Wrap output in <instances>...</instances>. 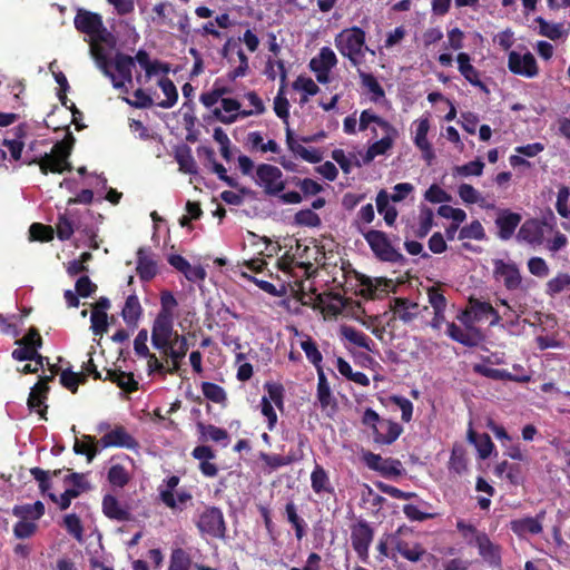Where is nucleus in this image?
<instances>
[{
    "instance_id": "obj_1",
    "label": "nucleus",
    "mask_w": 570,
    "mask_h": 570,
    "mask_svg": "<svg viewBox=\"0 0 570 570\" xmlns=\"http://www.w3.org/2000/svg\"><path fill=\"white\" fill-rule=\"evenodd\" d=\"M69 130V127H67ZM76 139L70 131H67L66 137L57 141L50 153H45L40 156L26 157L23 163L28 166L38 165L42 175L62 174L63 171H71L73 169L69 157L71 155Z\"/></svg>"
},
{
    "instance_id": "obj_2",
    "label": "nucleus",
    "mask_w": 570,
    "mask_h": 570,
    "mask_svg": "<svg viewBox=\"0 0 570 570\" xmlns=\"http://www.w3.org/2000/svg\"><path fill=\"white\" fill-rule=\"evenodd\" d=\"M334 43L338 52L348 59L352 67L364 62L365 52L374 53L366 45V33L360 27L345 28L335 36Z\"/></svg>"
},
{
    "instance_id": "obj_3",
    "label": "nucleus",
    "mask_w": 570,
    "mask_h": 570,
    "mask_svg": "<svg viewBox=\"0 0 570 570\" xmlns=\"http://www.w3.org/2000/svg\"><path fill=\"white\" fill-rule=\"evenodd\" d=\"M376 259L384 263L404 264L405 256L393 246L387 234L379 229H363L358 227Z\"/></svg>"
},
{
    "instance_id": "obj_4",
    "label": "nucleus",
    "mask_w": 570,
    "mask_h": 570,
    "mask_svg": "<svg viewBox=\"0 0 570 570\" xmlns=\"http://www.w3.org/2000/svg\"><path fill=\"white\" fill-rule=\"evenodd\" d=\"M75 28L87 36L94 41H107L112 38L111 33L105 27L102 17L99 13L78 9L75 19Z\"/></svg>"
},
{
    "instance_id": "obj_5",
    "label": "nucleus",
    "mask_w": 570,
    "mask_h": 570,
    "mask_svg": "<svg viewBox=\"0 0 570 570\" xmlns=\"http://www.w3.org/2000/svg\"><path fill=\"white\" fill-rule=\"evenodd\" d=\"M413 534V530L406 525H401L390 534V543L404 559L411 562L420 561L425 554V548L419 542H410L407 537Z\"/></svg>"
},
{
    "instance_id": "obj_6",
    "label": "nucleus",
    "mask_w": 570,
    "mask_h": 570,
    "mask_svg": "<svg viewBox=\"0 0 570 570\" xmlns=\"http://www.w3.org/2000/svg\"><path fill=\"white\" fill-rule=\"evenodd\" d=\"M373 537L374 531L366 521H358L352 527V547L363 562H367L368 560V549L373 541Z\"/></svg>"
},
{
    "instance_id": "obj_7",
    "label": "nucleus",
    "mask_w": 570,
    "mask_h": 570,
    "mask_svg": "<svg viewBox=\"0 0 570 570\" xmlns=\"http://www.w3.org/2000/svg\"><path fill=\"white\" fill-rule=\"evenodd\" d=\"M174 318L157 315L151 328V344L157 350H164L175 342Z\"/></svg>"
},
{
    "instance_id": "obj_8",
    "label": "nucleus",
    "mask_w": 570,
    "mask_h": 570,
    "mask_svg": "<svg viewBox=\"0 0 570 570\" xmlns=\"http://www.w3.org/2000/svg\"><path fill=\"white\" fill-rule=\"evenodd\" d=\"M493 276L497 281H502L508 291H517L521 287L522 276L519 267L513 262L494 259Z\"/></svg>"
},
{
    "instance_id": "obj_9",
    "label": "nucleus",
    "mask_w": 570,
    "mask_h": 570,
    "mask_svg": "<svg viewBox=\"0 0 570 570\" xmlns=\"http://www.w3.org/2000/svg\"><path fill=\"white\" fill-rule=\"evenodd\" d=\"M508 68L513 75L525 78H534L539 75V67L534 56L527 51L521 55L517 51H510L508 56Z\"/></svg>"
},
{
    "instance_id": "obj_10",
    "label": "nucleus",
    "mask_w": 570,
    "mask_h": 570,
    "mask_svg": "<svg viewBox=\"0 0 570 570\" xmlns=\"http://www.w3.org/2000/svg\"><path fill=\"white\" fill-rule=\"evenodd\" d=\"M257 183L264 187V190L268 195H278L285 188V184L282 180V171L279 168L272 165H261L256 170Z\"/></svg>"
},
{
    "instance_id": "obj_11",
    "label": "nucleus",
    "mask_w": 570,
    "mask_h": 570,
    "mask_svg": "<svg viewBox=\"0 0 570 570\" xmlns=\"http://www.w3.org/2000/svg\"><path fill=\"white\" fill-rule=\"evenodd\" d=\"M197 527L203 533L214 538H220L225 534V521L223 512L215 507L206 508L199 515Z\"/></svg>"
},
{
    "instance_id": "obj_12",
    "label": "nucleus",
    "mask_w": 570,
    "mask_h": 570,
    "mask_svg": "<svg viewBox=\"0 0 570 570\" xmlns=\"http://www.w3.org/2000/svg\"><path fill=\"white\" fill-rule=\"evenodd\" d=\"M179 476L171 475L165 480L166 489L159 490V499L160 501L171 510H183V505H185L188 501H191L193 497L187 491L178 492L175 497L174 490L179 484Z\"/></svg>"
},
{
    "instance_id": "obj_13",
    "label": "nucleus",
    "mask_w": 570,
    "mask_h": 570,
    "mask_svg": "<svg viewBox=\"0 0 570 570\" xmlns=\"http://www.w3.org/2000/svg\"><path fill=\"white\" fill-rule=\"evenodd\" d=\"M546 518V510H540L535 517H523L511 520L509 529L520 539L527 535H537L543 531L542 522Z\"/></svg>"
},
{
    "instance_id": "obj_14",
    "label": "nucleus",
    "mask_w": 570,
    "mask_h": 570,
    "mask_svg": "<svg viewBox=\"0 0 570 570\" xmlns=\"http://www.w3.org/2000/svg\"><path fill=\"white\" fill-rule=\"evenodd\" d=\"M98 442L102 449L124 448L135 451L139 448L138 441L122 425H116L112 430L105 433Z\"/></svg>"
},
{
    "instance_id": "obj_15",
    "label": "nucleus",
    "mask_w": 570,
    "mask_h": 570,
    "mask_svg": "<svg viewBox=\"0 0 570 570\" xmlns=\"http://www.w3.org/2000/svg\"><path fill=\"white\" fill-rule=\"evenodd\" d=\"M224 56L232 65L238 62V66L229 72V77L232 79H236L245 75L248 68V62L246 53L240 48L239 41L228 40L224 47Z\"/></svg>"
},
{
    "instance_id": "obj_16",
    "label": "nucleus",
    "mask_w": 570,
    "mask_h": 570,
    "mask_svg": "<svg viewBox=\"0 0 570 570\" xmlns=\"http://www.w3.org/2000/svg\"><path fill=\"white\" fill-rule=\"evenodd\" d=\"M188 348L187 338L184 335L175 334V342L160 350L171 360V366L167 368V373L176 374L180 370V362L186 356Z\"/></svg>"
},
{
    "instance_id": "obj_17",
    "label": "nucleus",
    "mask_w": 570,
    "mask_h": 570,
    "mask_svg": "<svg viewBox=\"0 0 570 570\" xmlns=\"http://www.w3.org/2000/svg\"><path fill=\"white\" fill-rule=\"evenodd\" d=\"M522 217L520 214L511 212L510 209H501L495 218V226L498 227V237L502 240L510 239Z\"/></svg>"
},
{
    "instance_id": "obj_18",
    "label": "nucleus",
    "mask_w": 570,
    "mask_h": 570,
    "mask_svg": "<svg viewBox=\"0 0 570 570\" xmlns=\"http://www.w3.org/2000/svg\"><path fill=\"white\" fill-rule=\"evenodd\" d=\"M213 116L224 122L232 124L239 116H248L249 111H240V104L235 98H226L220 101V107H215L212 109Z\"/></svg>"
},
{
    "instance_id": "obj_19",
    "label": "nucleus",
    "mask_w": 570,
    "mask_h": 570,
    "mask_svg": "<svg viewBox=\"0 0 570 570\" xmlns=\"http://www.w3.org/2000/svg\"><path fill=\"white\" fill-rule=\"evenodd\" d=\"M517 238L531 246H540L544 240V230L541 228L540 219H527L519 228Z\"/></svg>"
},
{
    "instance_id": "obj_20",
    "label": "nucleus",
    "mask_w": 570,
    "mask_h": 570,
    "mask_svg": "<svg viewBox=\"0 0 570 570\" xmlns=\"http://www.w3.org/2000/svg\"><path fill=\"white\" fill-rule=\"evenodd\" d=\"M104 514L118 522H126L131 519V513L127 505L121 504L120 501L112 494H105L101 503Z\"/></svg>"
},
{
    "instance_id": "obj_21",
    "label": "nucleus",
    "mask_w": 570,
    "mask_h": 570,
    "mask_svg": "<svg viewBox=\"0 0 570 570\" xmlns=\"http://www.w3.org/2000/svg\"><path fill=\"white\" fill-rule=\"evenodd\" d=\"M475 543L480 556L492 567L501 566V553L499 546L493 544L487 533H478Z\"/></svg>"
},
{
    "instance_id": "obj_22",
    "label": "nucleus",
    "mask_w": 570,
    "mask_h": 570,
    "mask_svg": "<svg viewBox=\"0 0 570 570\" xmlns=\"http://www.w3.org/2000/svg\"><path fill=\"white\" fill-rule=\"evenodd\" d=\"M489 312H492L491 303L475 297H470L468 301V308L462 313L460 320L464 323L482 322L489 318Z\"/></svg>"
},
{
    "instance_id": "obj_23",
    "label": "nucleus",
    "mask_w": 570,
    "mask_h": 570,
    "mask_svg": "<svg viewBox=\"0 0 570 570\" xmlns=\"http://www.w3.org/2000/svg\"><path fill=\"white\" fill-rule=\"evenodd\" d=\"M136 272L142 282L151 281L158 272L156 261L151 257L150 253L142 247L137 252Z\"/></svg>"
},
{
    "instance_id": "obj_24",
    "label": "nucleus",
    "mask_w": 570,
    "mask_h": 570,
    "mask_svg": "<svg viewBox=\"0 0 570 570\" xmlns=\"http://www.w3.org/2000/svg\"><path fill=\"white\" fill-rule=\"evenodd\" d=\"M391 309L403 323H410L420 314L419 304L405 297H395Z\"/></svg>"
},
{
    "instance_id": "obj_25",
    "label": "nucleus",
    "mask_w": 570,
    "mask_h": 570,
    "mask_svg": "<svg viewBox=\"0 0 570 570\" xmlns=\"http://www.w3.org/2000/svg\"><path fill=\"white\" fill-rule=\"evenodd\" d=\"M109 39L107 41H94L90 40V51L94 56L95 60L97 61L99 68L102 70L104 75L107 76L112 80V85L115 88H122L124 81H116L115 75L110 71L109 66V59L106 56V52L104 48L101 47V43H108Z\"/></svg>"
},
{
    "instance_id": "obj_26",
    "label": "nucleus",
    "mask_w": 570,
    "mask_h": 570,
    "mask_svg": "<svg viewBox=\"0 0 570 570\" xmlns=\"http://www.w3.org/2000/svg\"><path fill=\"white\" fill-rule=\"evenodd\" d=\"M402 426L390 420H382L375 428L374 441L380 444H392L402 433Z\"/></svg>"
},
{
    "instance_id": "obj_27",
    "label": "nucleus",
    "mask_w": 570,
    "mask_h": 570,
    "mask_svg": "<svg viewBox=\"0 0 570 570\" xmlns=\"http://www.w3.org/2000/svg\"><path fill=\"white\" fill-rule=\"evenodd\" d=\"M456 62L460 73L472 86L485 89V85L480 79V73L476 68L471 63V57L466 52H460L456 56Z\"/></svg>"
},
{
    "instance_id": "obj_28",
    "label": "nucleus",
    "mask_w": 570,
    "mask_h": 570,
    "mask_svg": "<svg viewBox=\"0 0 570 570\" xmlns=\"http://www.w3.org/2000/svg\"><path fill=\"white\" fill-rule=\"evenodd\" d=\"M385 136L380 140L373 142L368 146L364 157L363 163L370 164L375 157L386 154L393 147L394 139L397 137L399 132L394 127V131H385Z\"/></svg>"
},
{
    "instance_id": "obj_29",
    "label": "nucleus",
    "mask_w": 570,
    "mask_h": 570,
    "mask_svg": "<svg viewBox=\"0 0 570 570\" xmlns=\"http://www.w3.org/2000/svg\"><path fill=\"white\" fill-rule=\"evenodd\" d=\"M135 59L137 63L145 69L147 79H150L153 76H156L158 73H168L169 72V65L161 62L159 60H150L149 53L144 50L139 49L135 56Z\"/></svg>"
},
{
    "instance_id": "obj_30",
    "label": "nucleus",
    "mask_w": 570,
    "mask_h": 570,
    "mask_svg": "<svg viewBox=\"0 0 570 570\" xmlns=\"http://www.w3.org/2000/svg\"><path fill=\"white\" fill-rule=\"evenodd\" d=\"M104 380L116 383L117 386L127 393H132L138 390V382L134 379V374L119 368L107 370L106 377Z\"/></svg>"
},
{
    "instance_id": "obj_31",
    "label": "nucleus",
    "mask_w": 570,
    "mask_h": 570,
    "mask_svg": "<svg viewBox=\"0 0 570 570\" xmlns=\"http://www.w3.org/2000/svg\"><path fill=\"white\" fill-rule=\"evenodd\" d=\"M311 487L316 494L334 493V487L331 483L330 476L326 470L320 464H316L311 473Z\"/></svg>"
},
{
    "instance_id": "obj_32",
    "label": "nucleus",
    "mask_w": 570,
    "mask_h": 570,
    "mask_svg": "<svg viewBox=\"0 0 570 570\" xmlns=\"http://www.w3.org/2000/svg\"><path fill=\"white\" fill-rule=\"evenodd\" d=\"M98 444L99 442L95 436L83 434L81 440L76 439L73 452L79 455H86L87 461L90 463L100 452Z\"/></svg>"
},
{
    "instance_id": "obj_33",
    "label": "nucleus",
    "mask_w": 570,
    "mask_h": 570,
    "mask_svg": "<svg viewBox=\"0 0 570 570\" xmlns=\"http://www.w3.org/2000/svg\"><path fill=\"white\" fill-rule=\"evenodd\" d=\"M337 63V58L330 47L321 48L318 55L311 59L309 69L312 71L331 70Z\"/></svg>"
},
{
    "instance_id": "obj_34",
    "label": "nucleus",
    "mask_w": 570,
    "mask_h": 570,
    "mask_svg": "<svg viewBox=\"0 0 570 570\" xmlns=\"http://www.w3.org/2000/svg\"><path fill=\"white\" fill-rule=\"evenodd\" d=\"M142 314V307L137 295L131 294L126 298L125 305L121 311V316L128 326H137V323Z\"/></svg>"
},
{
    "instance_id": "obj_35",
    "label": "nucleus",
    "mask_w": 570,
    "mask_h": 570,
    "mask_svg": "<svg viewBox=\"0 0 570 570\" xmlns=\"http://www.w3.org/2000/svg\"><path fill=\"white\" fill-rule=\"evenodd\" d=\"M342 336L347 340L350 343L362 347L368 352H373L374 342L362 331H358L352 326H342L341 327Z\"/></svg>"
},
{
    "instance_id": "obj_36",
    "label": "nucleus",
    "mask_w": 570,
    "mask_h": 570,
    "mask_svg": "<svg viewBox=\"0 0 570 570\" xmlns=\"http://www.w3.org/2000/svg\"><path fill=\"white\" fill-rule=\"evenodd\" d=\"M48 399V393L40 390V385H33L29 393V397L27 401V405L30 411H36L41 419L47 420V410L48 405L46 401Z\"/></svg>"
},
{
    "instance_id": "obj_37",
    "label": "nucleus",
    "mask_w": 570,
    "mask_h": 570,
    "mask_svg": "<svg viewBox=\"0 0 570 570\" xmlns=\"http://www.w3.org/2000/svg\"><path fill=\"white\" fill-rule=\"evenodd\" d=\"M158 86L166 96V99L157 104L158 107L169 109L174 107L178 100V91L171 79L163 77L158 80Z\"/></svg>"
},
{
    "instance_id": "obj_38",
    "label": "nucleus",
    "mask_w": 570,
    "mask_h": 570,
    "mask_svg": "<svg viewBox=\"0 0 570 570\" xmlns=\"http://www.w3.org/2000/svg\"><path fill=\"white\" fill-rule=\"evenodd\" d=\"M136 59L122 52L115 55L114 65L117 72L126 82L132 81V68L135 67Z\"/></svg>"
},
{
    "instance_id": "obj_39",
    "label": "nucleus",
    "mask_w": 570,
    "mask_h": 570,
    "mask_svg": "<svg viewBox=\"0 0 570 570\" xmlns=\"http://www.w3.org/2000/svg\"><path fill=\"white\" fill-rule=\"evenodd\" d=\"M12 512L20 519H31L35 522L45 514V504L41 501H36L32 504L16 505Z\"/></svg>"
},
{
    "instance_id": "obj_40",
    "label": "nucleus",
    "mask_w": 570,
    "mask_h": 570,
    "mask_svg": "<svg viewBox=\"0 0 570 570\" xmlns=\"http://www.w3.org/2000/svg\"><path fill=\"white\" fill-rule=\"evenodd\" d=\"M362 86L372 94V101L376 102L385 96L383 87L377 79L372 75L363 71L360 67L356 68Z\"/></svg>"
},
{
    "instance_id": "obj_41",
    "label": "nucleus",
    "mask_w": 570,
    "mask_h": 570,
    "mask_svg": "<svg viewBox=\"0 0 570 570\" xmlns=\"http://www.w3.org/2000/svg\"><path fill=\"white\" fill-rule=\"evenodd\" d=\"M389 195L385 190L379 191L376 196V207L380 214H383L384 220L389 226H392L397 217V210L395 207L390 206Z\"/></svg>"
},
{
    "instance_id": "obj_42",
    "label": "nucleus",
    "mask_w": 570,
    "mask_h": 570,
    "mask_svg": "<svg viewBox=\"0 0 570 570\" xmlns=\"http://www.w3.org/2000/svg\"><path fill=\"white\" fill-rule=\"evenodd\" d=\"M421 505L424 508V510L420 509L415 504H404L402 511L411 521L422 522L425 520L434 519L436 517V513L428 511V508L431 507L428 502L422 501Z\"/></svg>"
},
{
    "instance_id": "obj_43",
    "label": "nucleus",
    "mask_w": 570,
    "mask_h": 570,
    "mask_svg": "<svg viewBox=\"0 0 570 570\" xmlns=\"http://www.w3.org/2000/svg\"><path fill=\"white\" fill-rule=\"evenodd\" d=\"M357 279L360 282V285L362 286L361 295L366 298L376 297V291L383 285L387 286L389 282H390L384 278H374L373 279L365 275L358 276Z\"/></svg>"
},
{
    "instance_id": "obj_44",
    "label": "nucleus",
    "mask_w": 570,
    "mask_h": 570,
    "mask_svg": "<svg viewBox=\"0 0 570 570\" xmlns=\"http://www.w3.org/2000/svg\"><path fill=\"white\" fill-rule=\"evenodd\" d=\"M107 480L115 488H125L130 481V474L121 464H112L107 473Z\"/></svg>"
},
{
    "instance_id": "obj_45",
    "label": "nucleus",
    "mask_w": 570,
    "mask_h": 570,
    "mask_svg": "<svg viewBox=\"0 0 570 570\" xmlns=\"http://www.w3.org/2000/svg\"><path fill=\"white\" fill-rule=\"evenodd\" d=\"M371 122H375L384 131H394V126L382 117L373 114L371 110H363L360 116L358 129L364 131L368 128Z\"/></svg>"
},
{
    "instance_id": "obj_46",
    "label": "nucleus",
    "mask_w": 570,
    "mask_h": 570,
    "mask_svg": "<svg viewBox=\"0 0 570 570\" xmlns=\"http://www.w3.org/2000/svg\"><path fill=\"white\" fill-rule=\"evenodd\" d=\"M473 372L480 374L484 377L492 379L495 381H513L515 380L513 375L503 368H494L487 366L484 364H475L473 366Z\"/></svg>"
},
{
    "instance_id": "obj_47",
    "label": "nucleus",
    "mask_w": 570,
    "mask_h": 570,
    "mask_svg": "<svg viewBox=\"0 0 570 570\" xmlns=\"http://www.w3.org/2000/svg\"><path fill=\"white\" fill-rule=\"evenodd\" d=\"M191 558L183 548H176L170 553L169 566L167 570H189Z\"/></svg>"
},
{
    "instance_id": "obj_48",
    "label": "nucleus",
    "mask_w": 570,
    "mask_h": 570,
    "mask_svg": "<svg viewBox=\"0 0 570 570\" xmlns=\"http://www.w3.org/2000/svg\"><path fill=\"white\" fill-rule=\"evenodd\" d=\"M86 381V374L76 373L70 368L63 370L60 374V384L71 393H76L78 391L79 384H82Z\"/></svg>"
},
{
    "instance_id": "obj_49",
    "label": "nucleus",
    "mask_w": 570,
    "mask_h": 570,
    "mask_svg": "<svg viewBox=\"0 0 570 570\" xmlns=\"http://www.w3.org/2000/svg\"><path fill=\"white\" fill-rule=\"evenodd\" d=\"M446 334L453 341L468 347H473L478 344L476 340L469 332L464 331L453 322L448 323Z\"/></svg>"
},
{
    "instance_id": "obj_50",
    "label": "nucleus",
    "mask_w": 570,
    "mask_h": 570,
    "mask_svg": "<svg viewBox=\"0 0 570 570\" xmlns=\"http://www.w3.org/2000/svg\"><path fill=\"white\" fill-rule=\"evenodd\" d=\"M317 400L323 409H326L332 401V391L323 368L317 372Z\"/></svg>"
},
{
    "instance_id": "obj_51",
    "label": "nucleus",
    "mask_w": 570,
    "mask_h": 570,
    "mask_svg": "<svg viewBox=\"0 0 570 570\" xmlns=\"http://www.w3.org/2000/svg\"><path fill=\"white\" fill-rule=\"evenodd\" d=\"M285 512L288 522L293 525L295 530V537L297 540H302L305 535V521L297 514L296 505L294 502H288L285 507Z\"/></svg>"
},
{
    "instance_id": "obj_52",
    "label": "nucleus",
    "mask_w": 570,
    "mask_h": 570,
    "mask_svg": "<svg viewBox=\"0 0 570 570\" xmlns=\"http://www.w3.org/2000/svg\"><path fill=\"white\" fill-rule=\"evenodd\" d=\"M485 237H487L485 230H484L482 224L478 219H474L469 225H465L462 228H460L459 236H458V238L460 240H463V239L483 240V239H485Z\"/></svg>"
},
{
    "instance_id": "obj_53",
    "label": "nucleus",
    "mask_w": 570,
    "mask_h": 570,
    "mask_svg": "<svg viewBox=\"0 0 570 570\" xmlns=\"http://www.w3.org/2000/svg\"><path fill=\"white\" fill-rule=\"evenodd\" d=\"M176 160L179 165V170L185 174H196L197 165L191 155V150L189 147L185 146L183 149H179L176 153Z\"/></svg>"
},
{
    "instance_id": "obj_54",
    "label": "nucleus",
    "mask_w": 570,
    "mask_h": 570,
    "mask_svg": "<svg viewBox=\"0 0 570 570\" xmlns=\"http://www.w3.org/2000/svg\"><path fill=\"white\" fill-rule=\"evenodd\" d=\"M434 224L433 210L429 207H423L419 216V226L414 230V235L417 238H424L431 230Z\"/></svg>"
},
{
    "instance_id": "obj_55",
    "label": "nucleus",
    "mask_w": 570,
    "mask_h": 570,
    "mask_svg": "<svg viewBox=\"0 0 570 570\" xmlns=\"http://www.w3.org/2000/svg\"><path fill=\"white\" fill-rule=\"evenodd\" d=\"M266 394L262 400H267L268 403H273L279 410L284 406V387L282 384L269 383L265 384Z\"/></svg>"
},
{
    "instance_id": "obj_56",
    "label": "nucleus",
    "mask_w": 570,
    "mask_h": 570,
    "mask_svg": "<svg viewBox=\"0 0 570 570\" xmlns=\"http://www.w3.org/2000/svg\"><path fill=\"white\" fill-rule=\"evenodd\" d=\"M301 347L304 351L307 360L315 366L317 372H318V368H323L322 353L320 352L316 343L311 337H307V340L303 341L301 343Z\"/></svg>"
},
{
    "instance_id": "obj_57",
    "label": "nucleus",
    "mask_w": 570,
    "mask_h": 570,
    "mask_svg": "<svg viewBox=\"0 0 570 570\" xmlns=\"http://www.w3.org/2000/svg\"><path fill=\"white\" fill-rule=\"evenodd\" d=\"M570 286V275L567 273H558L547 283L546 293L553 297Z\"/></svg>"
},
{
    "instance_id": "obj_58",
    "label": "nucleus",
    "mask_w": 570,
    "mask_h": 570,
    "mask_svg": "<svg viewBox=\"0 0 570 570\" xmlns=\"http://www.w3.org/2000/svg\"><path fill=\"white\" fill-rule=\"evenodd\" d=\"M197 426L199 432L202 433V436L207 440H212L214 442H223L228 439L227 431L222 428L204 423H198Z\"/></svg>"
},
{
    "instance_id": "obj_59",
    "label": "nucleus",
    "mask_w": 570,
    "mask_h": 570,
    "mask_svg": "<svg viewBox=\"0 0 570 570\" xmlns=\"http://www.w3.org/2000/svg\"><path fill=\"white\" fill-rule=\"evenodd\" d=\"M63 527L76 540H82L83 527L80 518L76 513H69L63 517Z\"/></svg>"
},
{
    "instance_id": "obj_60",
    "label": "nucleus",
    "mask_w": 570,
    "mask_h": 570,
    "mask_svg": "<svg viewBox=\"0 0 570 570\" xmlns=\"http://www.w3.org/2000/svg\"><path fill=\"white\" fill-rule=\"evenodd\" d=\"M30 239L38 242H50L53 239V228L41 223H33L29 228Z\"/></svg>"
},
{
    "instance_id": "obj_61",
    "label": "nucleus",
    "mask_w": 570,
    "mask_h": 570,
    "mask_svg": "<svg viewBox=\"0 0 570 570\" xmlns=\"http://www.w3.org/2000/svg\"><path fill=\"white\" fill-rule=\"evenodd\" d=\"M178 306V302L170 291H163L160 293V309L157 315L173 317L174 311Z\"/></svg>"
},
{
    "instance_id": "obj_62",
    "label": "nucleus",
    "mask_w": 570,
    "mask_h": 570,
    "mask_svg": "<svg viewBox=\"0 0 570 570\" xmlns=\"http://www.w3.org/2000/svg\"><path fill=\"white\" fill-rule=\"evenodd\" d=\"M539 24V33L543 37H547L551 40H558L562 36L561 24L559 23H549L542 17H538L534 20Z\"/></svg>"
},
{
    "instance_id": "obj_63",
    "label": "nucleus",
    "mask_w": 570,
    "mask_h": 570,
    "mask_svg": "<svg viewBox=\"0 0 570 570\" xmlns=\"http://www.w3.org/2000/svg\"><path fill=\"white\" fill-rule=\"evenodd\" d=\"M202 392L207 400L214 403H223L226 400L224 389L216 383L203 382Z\"/></svg>"
},
{
    "instance_id": "obj_64",
    "label": "nucleus",
    "mask_w": 570,
    "mask_h": 570,
    "mask_svg": "<svg viewBox=\"0 0 570 570\" xmlns=\"http://www.w3.org/2000/svg\"><path fill=\"white\" fill-rule=\"evenodd\" d=\"M294 220L297 225L306 227H317L322 223L320 216L309 208L298 210Z\"/></svg>"
}]
</instances>
